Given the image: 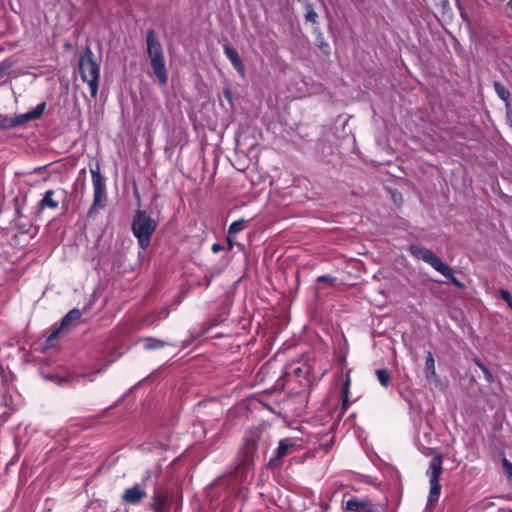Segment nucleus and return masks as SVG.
Segmentation results:
<instances>
[{"mask_svg":"<svg viewBox=\"0 0 512 512\" xmlns=\"http://www.w3.org/2000/svg\"><path fill=\"white\" fill-rule=\"evenodd\" d=\"M223 94L225 96V98L228 100V101H231L232 100V93H231V90L230 89H225L223 91Z\"/></svg>","mask_w":512,"mask_h":512,"instance_id":"31","label":"nucleus"},{"mask_svg":"<svg viewBox=\"0 0 512 512\" xmlns=\"http://www.w3.org/2000/svg\"><path fill=\"white\" fill-rule=\"evenodd\" d=\"M503 466H504L506 473L509 475V477L512 478V463H510L507 459H504Z\"/></svg>","mask_w":512,"mask_h":512,"instance_id":"24","label":"nucleus"},{"mask_svg":"<svg viewBox=\"0 0 512 512\" xmlns=\"http://www.w3.org/2000/svg\"><path fill=\"white\" fill-rule=\"evenodd\" d=\"M295 443L291 439H282L279 441L278 448L275 451V457L270 459L269 465L276 466L285 456L290 453V450L295 448Z\"/></svg>","mask_w":512,"mask_h":512,"instance_id":"9","label":"nucleus"},{"mask_svg":"<svg viewBox=\"0 0 512 512\" xmlns=\"http://www.w3.org/2000/svg\"><path fill=\"white\" fill-rule=\"evenodd\" d=\"M374 504L368 498L351 497L346 501L345 510L349 512H372Z\"/></svg>","mask_w":512,"mask_h":512,"instance_id":"8","label":"nucleus"},{"mask_svg":"<svg viewBox=\"0 0 512 512\" xmlns=\"http://www.w3.org/2000/svg\"><path fill=\"white\" fill-rule=\"evenodd\" d=\"M58 206L59 200L56 198V192L54 190H47L38 204V209H56Z\"/></svg>","mask_w":512,"mask_h":512,"instance_id":"12","label":"nucleus"},{"mask_svg":"<svg viewBox=\"0 0 512 512\" xmlns=\"http://www.w3.org/2000/svg\"><path fill=\"white\" fill-rule=\"evenodd\" d=\"M334 278L333 277H330V276H320L317 278V281L318 282H329V283H333L334 282Z\"/></svg>","mask_w":512,"mask_h":512,"instance_id":"26","label":"nucleus"},{"mask_svg":"<svg viewBox=\"0 0 512 512\" xmlns=\"http://www.w3.org/2000/svg\"><path fill=\"white\" fill-rule=\"evenodd\" d=\"M10 67V65H6L5 63L0 64V78L3 77L6 70Z\"/></svg>","mask_w":512,"mask_h":512,"instance_id":"30","label":"nucleus"},{"mask_svg":"<svg viewBox=\"0 0 512 512\" xmlns=\"http://www.w3.org/2000/svg\"><path fill=\"white\" fill-rule=\"evenodd\" d=\"M78 70L81 79L88 84L91 96L93 98L96 97L98 92L100 65L95 60L94 54L89 46H86L80 53Z\"/></svg>","mask_w":512,"mask_h":512,"instance_id":"1","label":"nucleus"},{"mask_svg":"<svg viewBox=\"0 0 512 512\" xmlns=\"http://www.w3.org/2000/svg\"><path fill=\"white\" fill-rule=\"evenodd\" d=\"M157 228V222L146 211L137 210L132 220L131 229L137 238L139 246L145 250L151 241V237Z\"/></svg>","mask_w":512,"mask_h":512,"instance_id":"4","label":"nucleus"},{"mask_svg":"<svg viewBox=\"0 0 512 512\" xmlns=\"http://www.w3.org/2000/svg\"><path fill=\"white\" fill-rule=\"evenodd\" d=\"M500 296L507 303V305L512 309V297L510 296V293L505 289H501Z\"/></svg>","mask_w":512,"mask_h":512,"instance_id":"22","label":"nucleus"},{"mask_svg":"<svg viewBox=\"0 0 512 512\" xmlns=\"http://www.w3.org/2000/svg\"><path fill=\"white\" fill-rule=\"evenodd\" d=\"M442 457L440 455L434 456L429 464V468L426 472L429 477L430 483V493H429V502H434L438 500L441 492V485L439 483L440 475L442 474Z\"/></svg>","mask_w":512,"mask_h":512,"instance_id":"5","label":"nucleus"},{"mask_svg":"<svg viewBox=\"0 0 512 512\" xmlns=\"http://www.w3.org/2000/svg\"><path fill=\"white\" fill-rule=\"evenodd\" d=\"M348 405H349L348 395H342V406H343V409L346 410Z\"/></svg>","mask_w":512,"mask_h":512,"instance_id":"29","label":"nucleus"},{"mask_svg":"<svg viewBox=\"0 0 512 512\" xmlns=\"http://www.w3.org/2000/svg\"><path fill=\"white\" fill-rule=\"evenodd\" d=\"M44 108H45V103H41L34 110L25 113L24 118L31 119V120L38 119L42 115Z\"/></svg>","mask_w":512,"mask_h":512,"instance_id":"18","label":"nucleus"},{"mask_svg":"<svg viewBox=\"0 0 512 512\" xmlns=\"http://www.w3.org/2000/svg\"><path fill=\"white\" fill-rule=\"evenodd\" d=\"M147 53L150 58L151 67L155 76L161 84L168 81L167 71L165 67L162 45L157 39L154 30H148L146 34Z\"/></svg>","mask_w":512,"mask_h":512,"instance_id":"3","label":"nucleus"},{"mask_svg":"<svg viewBox=\"0 0 512 512\" xmlns=\"http://www.w3.org/2000/svg\"><path fill=\"white\" fill-rule=\"evenodd\" d=\"M308 373H309V367L307 365H303V366L296 367L293 369V374L297 378L306 376Z\"/></svg>","mask_w":512,"mask_h":512,"instance_id":"21","label":"nucleus"},{"mask_svg":"<svg viewBox=\"0 0 512 512\" xmlns=\"http://www.w3.org/2000/svg\"><path fill=\"white\" fill-rule=\"evenodd\" d=\"M306 20L309 21V22H312V23H316L317 21V18H318V14L312 9L310 8L305 16Z\"/></svg>","mask_w":512,"mask_h":512,"instance_id":"23","label":"nucleus"},{"mask_svg":"<svg viewBox=\"0 0 512 512\" xmlns=\"http://www.w3.org/2000/svg\"><path fill=\"white\" fill-rule=\"evenodd\" d=\"M24 117H25V114H22V115H19V116L15 117V118L11 119L8 127H17V126H20L23 123H25V122L30 120V119H26Z\"/></svg>","mask_w":512,"mask_h":512,"instance_id":"20","label":"nucleus"},{"mask_svg":"<svg viewBox=\"0 0 512 512\" xmlns=\"http://www.w3.org/2000/svg\"><path fill=\"white\" fill-rule=\"evenodd\" d=\"M494 89L497 96L503 100L506 104V107H510L509 99H510V91L500 82H494Z\"/></svg>","mask_w":512,"mask_h":512,"instance_id":"15","label":"nucleus"},{"mask_svg":"<svg viewBox=\"0 0 512 512\" xmlns=\"http://www.w3.org/2000/svg\"><path fill=\"white\" fill-rule=\"evenodd\" d=\"M90 173L92 176V184L94 190L93 205L89 211V214H92L95 208L103 206L102 202L106 197V186L105 180L100 173V167L98 163H96L94 167H90Z\"/></svg>","mask_w":512,"mask_h":512,"instance_id":"6","label":"nucleus"},{"mask_svg":"<svg viewBox=\"0 0 512 512\" xmlns=\"http://www.w3.org/2000/svg\"><path fill=\"white\" fill-rule=\"evenodd\" d=\"M143 342L146 350L160 349L166 345L164 341L151 337L145 338Z\"/></svg>","mask_w":512,"mask_h":512,"instance_id":"17","label":"nucleus"},{"mask_svg":"<svg viewBox=\"0 0 512 512\" xmlns=\"http://www.w3.org/2000/svg\"><path fill=\"white\" fill-rule=\"evenodd\" d=\"M376 376H377V379H378L379 383L383 387H387L388 386L389 380H390V375L388 374V372L385 369H378V370H376Z\"/></svg>","mask_w":512,"mask_h":512,"instance_id":"19","label":"nucleus"},{"mask_svg":"<svg viewBox=\"0 0 512 512\" xmlns=\"http://www.w3.org/2000/svg\"><path fill=\"white\" fill-rule=\"evenodd\" d=\"M146 497V492L138 484L124 491L122 500L127 504H138L141 500Z\"/></svg>","mask_w":512,"mask_h":512,"instance_id":"10","label":"nucleus"},{"mask_svg":"<svg viewBox=\"0 0 512 512\" xmlns=\"http://www.w3.org/2000/svg\"><path fill=\"white\" fill-rule=\"evenodd\" d=\"M482 372H483L485 379L488 383H492L494 381L493 375L491 374V372L488 370L487 367Z\"/></svg>","mask_w":512,"mask_h":512,"instance_id":"25","label":"nucleus"},{"mask_svg":"<svg viewBox=\"0 0 512 512\" xmlns=\"http://www.w3.org/2000/svg\"><path fill=\"white\" fill-rule=\"evenodd\" d=\"M474 363L483 371L486 366L479 360V359H475L474 360Z\"/></svg>","mask_w":512,"mask_h":512,"instance_id":"32","label":"nucleus"},{"mask_svg":"<svg viewBox=\"0 0 512 512\" xmlns=\"http://www.w3.org/2000/svg\"><path fill=\"white\" fill-rule=\"evenodd\" d=\"M224 53L227 56V58L230 60V62L232 63L233 67L241 75H244V73H245L244 64H243L239 54L237 53V51L234 48H232L231 46L225 45L224 46Z\"/></svg>","mask_w":512,"mask_h":512,"instance_id":"11","label":"nucleus"},{"mask_svg":"<svg viewBox=\"0 0 512 512\" xmlns=\"http://www.w3.org/2000/svg\"><path fill=\"white\" fill-rule=\"evenodd\" d=\"M167 503V493L157 490L153 496V508L155 512H164Z\"/></svg>","mask_w":512,"mask_h":512,"instance_id":"13","label":"nucleus"},{"mask_svg":"<svg viewBox=\"0 0 512 512\" xmlns=\"http://www.w3.org/2000/svg\"><path fill=\"white\" fill-rule=\"evenodd\" d=\"M349 385H350V380L347 379L342 388V395H348Z\"/></svg>","mask_w":512,"mask_h":512,"instance_id":"27","label":"nucleus"},{"mask_svg":"<svg viewBox=\"0 0 512 512\" xmlns=\"http://www.w3.org/2000/svg\"><path fill=\"white\" fill-rule=\"evenodd\" d=\"M222 250H223V246H222L221 244H219V243H214V244L212 245V251H213L214 253H218V252H220V251H222Z\"/></svg>","mask_w":512,"mask_h":512,"instance_id":"28","label":"nucleus"},{"mask_svg":"<svg viewBox=\"0 0 512 512\" xmlns=\"http://www.w3.org/2000/svg\"><path fill=\"white\" fill-rule=\"evenodd\" d=\"M408 250L416 259L422 260L429 264L433 269L442 274L456 287H464V285L454 276L451 267L445 264L441 258L434 254L431 250L416 244L410 245Z\"/></svg>","mask_w":512,"mask_h":512,"instance_id":"2","label":"nucleus"},{"mask_svg":"<svg viewBox=\"0 0 512 512\" xmlns=\"http://www.w3.org/2000/svg\"><path fill=\"white\" fill-rule=\"evenodd\" d=\"M425 373L428 379L437 376L435 369V360L431 352H428L425 360Z\"/></svg>","mask_w":512,"mask_h":512,"instance_id":"16","label":"nucleus"},{"mask_svg":"<svg viewBox=\"0 0 512 512\" xmlns=\"http://www.w3.org/2000/svg\"><path fill=\"white\" fill-rule=\"evenodd\" d=\"M246 227V221L244 219H239L233 222L228 230L227 241L229 243L230 248H232V239L236 234L244 230Z\"/></svg>","mask_w":512,"mask_h":512,"instance_id":"14","label":"nucleus"},{"mask_svg":"<svg viewBox=\"0 0 512 512\" xmlns=\"http://www.w3.org/2000/svg\"><path fill=\"white\" fill-rule=\"evenodd\" d=\"M82 316V313L79 309H72L69 311L61 320L60 328L54 330L49 337L46 340L45 346L47 348L53 347L58 339V335L60 333V330L67 325H69L70 322L77 321Z\"/></svg>","mask_w":512,"mask_h":512,"instance_id":"7","label":"nucleus"}]
</instances>
